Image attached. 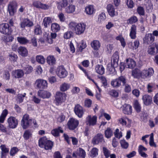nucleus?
<instances>
[{"mask_svg":"<svg viewBox=\"0 0 158 158\" xmlns=\"http://www.w3.org/2000/svg\"><path fill=\"white\" fill-rule=\"evenodd\" d=\"M69 29L72 30L76 34L80 35L83 34L86 29V25L84 23H77L74 22H70L68 25Z\"/></svg>","mask_w":158,"mask_h":158,"instance_id":"f257e3e1","label":"nucleus"},{"mask_svg":"<svg viewBox=\"0 0 158 158\" xmlns=\"http://www.w3.org/2000/svg\"><path fill=\"white\" fill-rule=\"evenodd\" d=\"M119 56L117 53L114 54L112 56L111 62L109 63L107 66V69L113 73L115 74L116 73L115 68L118 65Z\"/></svg>","mask_w":158,"mask_h":158,"instance_id":"f03ea898","label":"nucleus"},{"mask_svg":"<svg viewBox=\"0 0 158 158\" xmlns=\"http://www.w3.org/2000/svg\"><path fill=\"white\" fill-rule=\"evenodd\" d=\"M39 145L42 148H44L45 150L51 149L53 146V143L51 141L48 140L45 137H43L40 139Z\"/></svg>","mask_w":158,"mask_h":158,"instance_id":"7ed1b4c3","label":"nucleus"},{"mask_svg":"<svg viewBox=\"0 0 158 158\" xmlns=\"http://www.w3.org/2000/svg\"><path fill=\"white\" fill-rule=\"evenodd\" d=\"M126 83V80L123 76H121L113 80L111 82V85L114 88H118L121 85H124Z\"/></svg>","mask_w":158,"mask_h":158,"instance_id":"20e7f679","label":"nucleus"},{"mask_svg":"<svg viewBox=\"0 0 158 158\" xmlns=\"http://www.w3.org/2000/svg\"><path fill=\"white\" fill-rule=\"evenodd\" d=\"M154 73V70L152 68L145 69L141 71V78L146 81L148 80Z\"/></svg>","mask_w":158,"mask_h":158,"instance_id":"39448f33","label":"nucleus"},{"mask_svg":"<svg viewBox=\"0 0 158 158\" xmlns=\"http://www.w3.org/2000/svg\"><path fill=\"white\" fill-rule=\"evenodd\" d=\"M35 88L38 89H44L47 88L48 83L46 80L43 79H38L35 81Z\"/></svg>","mask_w":158,"mask_h":158,"instance_id":"423d86ee","label":"nucleus"},{"mask_svg":"<svg viewBox=\"0 0 158 158\" xmlns=\"http://www.w3.org/2000/svg\"><path fill=\"white\" fill-rule=\"evenodd\" d=\"M56 73L57 75L60 78L66 77L68 74L67 71L62 66H59L57 68Z\"/></svg>","mask_w":158,"mask_h":158,"instance_id":"0eeeda50","label":"nucleus"},{"mask_svg":"<svg viewBox=\"0 0 158 158\" xmlns=\"http://www.w3.org/2000/svg\"><path fill=\"white\" fill-rule=\"evenodd\" d=\"M97 117L95 115H88L86 118V124L89 126H93L96 125Z\"/></svg>","mask_w":158,"mask_h":158,"instance_id":"6e6552de","label":"nucleus"},{"mask_svg":"<svg viewBox=\"0 0 158 158\" xmlns=\"http://www.w3.org/2000/svg\"><path fill=\"white\" fill-rule=\"evenodd\" d=\"M12 30L7 23H2L0 24V32L3 34L9 35L12 32Z\"/></svg>","mask_w":158,"mask_h":158,"instance_id":"1a4fd4ad","label":"nucleus"},{"mask_svg":"<svg viewBox=\"0 0 158 158\" xmlns=\"http://www.w3.org/2000/svg\"><path fill=\"white\" fill-rule=\"evenodd\" d=\"M33 22L27 18L23 19L21 21L20 23V27L23 29H24L26 27H31L33 26Z\"/></svg>","mask_w":158,"mask_h":158,"instance_id":"9d476101","label":"nucleus"},{"mask_svg":"<svg viewBox=\"0 0 158 158\" xmlns=\"http://www.w3.org/2000/svg\"><path fill=\"white\" fill-rule=\"evenodd\" d=\"M79 124L78 120L73 118L70 119L67 123V125L69 129L73 130L76 128Z\"/></svg>","mask_w":158,"mask_h":158,"instance_id":"9b49d317","label":"nucleus"},{"mask_svg":"<svg viewBox=\"0 0 158 158\" xmlns=\"http://www.w3.org/2000/svg\"><path fill=\"white\" fill-rule=\"evenodd\" d=\"M85 153L84 150L79 148L76 151L73 152L72 156L75 158H85Z\"/></svg>","mask_w":158,"mask_h":158,"instance_id":"f8f14e48","label":"nucleus"},{"mask_svg":"<svg viewBox=\"0 0 158 158\" xmlns=\"http://www.w3.org/2000/svg\"><path fill=\"white\" fill-rule=\"evenodd\" d=\"M18 122L17 119L14 117H10L7 120L9 127L11 128H16L18 124Z\"/></svg>","mask_w":158,"mask_h":158,"instance_id":"ddd939ff","label":"nucleus"},{"mask_svg":"<svg viewBox=\"0 0 158 158\" xmlns=\"http://www.w3.org/2000/svg\"><path fill=\"white\" fill-rule=\"evenodd\" d=\"M74 111L76 114L79 118H81L84 113V111L82 107L79 104L75 106Z\"/></svg>","mask_w":158,"mask_h":158,"instance_id":"4468645a","label":"nucleus"},{"mask_svg":"<svg viewBox=\"0 0 158 158\" xmlns=\"http://www.w3.org/2000/svg\"><path fill=\"white\" fill-rule=\"evenodd\" d=\"M122 110L123 113L127 115H131L132 112V106L129 104H125L122 106Z\"/></svg>","mask_w":158,"mask_h":158,"instance_id":"2eb2a0df","label":"nucleus"},{"mask_svg":"<svg viewBox=\"0 0 158 158\" xmlns=\"http://www.w3.org/2000/svg\"><path fill=\"white\" fill-rule=\"evenodd\" d=\"M106 9L110 17H113L118 15V13L115 11L114 6L112 5H108L106 6Z\"/></svg>","mask_w":158,"mask_h":158,"instance_id":"dca6fc26","label":"nucleus"},{"mask_svg":"<svg viewBox=\"0 0 158 158\" xmlns=\"http://www.w3.org/2000/svg\"><path fill=\"white\" fill-rule=\"evenodd\" d=\"M17 4L15 2H12L10 3L8 6L9 13L11 16H13L16 11Z\"/></svg>","mask_w":158,"mask_h":158,"instance_id":"f3484780","label":"nucleus"},{"mask_svg":"<svg viewBox=\"0 0 158 158\" xmlns=\"http://www.w3.org/2000/svg\"><path fill=\"white\" fill-rule=\"evenodd\" d=\"M155 37L152 34L148 33L146 34L143 38V43L147 44L152 43L154 40Z\"/></svg>","mask_w":158,"mask_h":158,"instance_id":"a211bd4d","label":"nucleus"},{"mask_svg":"<svg viewBox=\"0 0 158 158\" xmlns=\"http://www.w3.org/2000/svg\"><path fill=\"white\" fill-rule=\"evenodd\" d=\"M148 52L149 54L151 55L158 52V44L154 43L150 45L148 47Z\"/></svg>","mask_w":158,"mask_h":158,"instance_id":"6ab92c4d","label":"nucleus"},{"mask_svg":"<svg viewBox=\"0 0 158 158\" xmlns=\"http://www.w3.org/2000/svg\"><path fill=\"white\" fill-rule=\"evenodd\" d=\"M104 141L103 135L102 134L99 133L97 134L93 138L92 141L94 144H98L100 142H102Z\"/></svg>","mask_w":158,"mask_h":158,"instance_id":"aec40b11","label":"nucleus"},{"mask_svg":"<svg viewBox=\"0 0 158 158\" xmlns=\"http://www.w3.org/2000/svg\"><path fill=\"white\" fill-rule=\"evenodd\" d=\"M33 5L34 6L39 9H41L44 10H46L49 8L48 6L43 4L39 1H35L33 3Z\"/></svg>","mask_w":158,"mask_h":158,"instance_id":"412c9836","label":"nucleus"},{"mask_svg":"<svg viewBox=\"0 0 158 158\" xmlns=\"http://www.w3.org/2000/svg\"><path fill=\"white\" fill-rule=\"evenodd\" d=\"M85 11L86 14L91 15L95 13L96 10L93 5H89L85 7Z\"/></svg>","mask_w":158,"mask_h":158,"instance_id":"4be33fe9","label":"nucleus"},{"mask_svg":"<svg viewBox=\"0 0 158 158\" xmlns=\"http://www.w3.org/2000/svg\"><path fill=\"white\" fill-rule=\"evenodd\" d=\"M12 74L15 78H20L23 76L24 73L22 70L18 69L13 71Z\"/></svg>","mask_w":158,"mask_h":158,"instance_id":"5701e85b","label":"nucleus"},{"mask_svg":"<svg viewBox=\"0 0 158 158\" xmlns=\"http://www.w3.org/2000/svg\"><path fill=\"white\" fill-rule=\"evenodd\" d=\"M76 9V7L75 5L70 4L65 8L64 11L67 14H73L75 12Z\"/></svg>","mask_w":158,"mask_h":158,"instance_id":"b1692460","label":"nucleus"},{"mask_svg":"<svg viewBox=\"0 0 158 158\" xmlns=\"http://www.w3.org/2000/svg\"><path fill=\"white\" fill-rule=\"evenodd\" d=\"M38 95L40 98H49L51 96V93L46 90H40L38 92Z\"/></svg>","mask_w":158,"mask_h":158,"instance_id":"393cba45","label":"nucleus"},{"mask_svg":"<svg viewBox=\"0 0 158 158\" xmlns=\"http://www.w3.org/2000/svg\"><path fill=\"white\" fill-rule=\"evenodd\" d=\"M129 36L131 38L134 39L136 38V26L135 25H133L130 30Z\"/></svg>","mask_w":158,"mask_h":158,"instance_id":"a878e982","label":"nucleus"},{"mask_svg":"<svg viewBox=\"0 0 158 158\" xmlns=\"http://www.w3.org/2000/svg\"><path fill=\"white\" fill-rule=\"evenodd\" d=\"M136 66L135 61L131 58L127 59L126 60V67L128 68L133 69Z\"/></svg>","mask_w":158,"mask_h":158,"instance_id":"bb28decb","label":"nucleus"},{"mask_svg":"<svg viewBox=\"0 0 158 158\" xmlns=\"http://www.w3.org/2000/svg\"><path fill=\"white\" fill-rule=\"evenodd\" d=\"M19 54L22 56H26L28 55V51L27 48L24 47L20 46L18 49Z\"/></svg>","mask_w":158,"mask_h":158,"instance_id":"cd10ccee","label":"nucleus"},{"mask_svg":"<svg viewBox=\"0 0 158 158\" xmlns=\"http://www.w3.org/2000/svg\"><path fill=\"white\" fill-rule=\"evenodd\" d=\"M70 88V84L64 82L60 85V91L62 92H65L69 90Z\"/></svg>","mask_w":158,"mask_h":158,"instance_id":"c85d7f7f","label":"nucleus"},{"mask_svg":"<svg viewBox=\"0 0 158 158\" xmlns=\"http://www.w3.org/2000/svg\"><path fill=\"white\" fill-rule=\"evenodd\" d=\"M78 68L82 71H83V72L84 73L85 75V76H86L87 77V78L89 80H91L96 85V87L97 88V89H98V90L99 91V92H100L101 89L97 85V84L96 83L94 80L92 79H91L90 77H89L88 75L87 72L86 71V70L84 69L80 65H78Z\"/></svg>","mask_w":158,"mask_h":158,"instance_id":"c756f323","label":"nucleus"},{"mask_svg":"<svg viewBox=\"0 0 158 158\" xmlns=\"http://www.w3.org/2000/svg\"><path fill=\"white\" fill-rule=\"evenodd\" d=\"M47 62L50 65H53L56 64V60L54 56L49 55L47 57Z\"/></svg>","mask_w":158,"mask_h":158,"instance_id":"7c9ffc66","label":"nucleus"},{"mask_svg":"<svg viewBox=\"0 0 158 158\" xmlns=\"http://www.w3.org/2000/svg\"><path fill=\"white\" fill-rule=\"evenodd\" d=\"M68 2L66 0H62L57 3V8L60 10H61L63 8L66 7L68 5Z\"/></svg>","mask_w":158,"mask_h":158,"instance_id":"2f4dec72","label":"nucleus"},{"mask_svg":"<svg viewBox=\"0 0 158 158\" xmlns=\"http://www.w3.org/2000/svg\"><path fill=\"white\" fill-rule=\"evenodd\" d=\"M100 43L98 40H94L91 43L92 47L95 50H98L100 47Z\"/></svg>","mask_w":158,"mask_h":158,"instance_id":"473e14b6","label":"nucleus"},{"mask_svg":"<svg viewBox=\"0 0 158 158\" xmlns=\"http://www.w3.org/2000/svg\"><path fill=\"white\" fill-rule=\"evenodd\" d=\"M96 72L100 75L103 74L105 72V69L102 65H98L95 67Z\"/></svg>","mask_w":158,"mask_h":158,"instance_id":"72a5a7b5","label":"nucleus"},{"mask_svg":"<svg viewBox=\"0 0 158 158\" xmlns=\"http://www.w3.org/2000/svg\"><path fill=\"white\" fill-rule=\"evenodd\" d=\"M106 19V16L104 13H102L98 16L97 22L99 23H102L104 22Z\"/></svg>","mask_w":158,"mask_h":158,"instance_id":"f704fd0d","label":"nucleus"},{"mask_svg":"<svg viewBox=\"0 0 158 158\" xmlns=\"http://www.w3.org/2000/svg\"><path fill=\"white\" fill-rule=\"evenodd\" d=\"M132 75L135 78H139L141 77V72L138 69H135L132 71Z\"/></svg>","mask_w":158,"mask_h":158,"instance_id":"c9c22d12","label":"nucleus"},{"mask_svg":"<svg viewBox=\"0 0 158 158\" xmlns=\"http://www.w3.org/2000/svg\"><path fill=\"white\" fill-rule=\"evenodd\" d=\"M32 121L21 120V124L22 127L24 129H26L28 127L31 125V123Z\"/></svg>","mask_w":158,"mask_h":158,"instance_id":"e433bc0d","label":"nucleus"},{"mask_svg":"<svg viewBox=\"0 0 158 158\" xmlns=\"http://www.w3.org/2000/svg\"><path fill=\"white\" fill-rule=\"evenodd\" d=\"M17 40L18 42L20 44H25L29 42V40L24 37H17Z\"/></svg>","mask_w":158,"mask_h":158,"instance_id":"4c0bfd02","label":"nucleus"},{"mask_svg":"<svg viewBox=\"0 0 158 158\" xmlns=\"http://www.w3.org/2000/svg\"><path fill=\"white\" fill-rule=\"evenodd\" d=\"M133 107L137 112L139 113L141 111V107L137 100H135L134 102Z\"/></svg>","mask_w":158,"mask_h":158,"instance_id":"58836bf2","label":"nucleus"},{"mask_svg":"<svg viewBox=\"0 0 158 158\" xmlns=\"http://www.w3.org/2000/svg\"><path fill=\"white\" fill-rule=\"evenodd\" d=\"M35 60L37 62L41 64H44L45 62V59L41 55H38L35 57Z\"/></svg>","mask_w":158,"mask_h":158,"instance_id":"ea45409f","label":"nucleus"},{"mask_svg":"<svg viewBox=\"0 0 158 158\" xmlns=\"http://www.w3.org/2000/svg\"><path fill=\"white\" fill-rule=\"evenodd\" d=\"M67 95L65 93H63L60 91L57 92L55 95L56 99H64L66 98Z\"/></svg>","mask_w":158,"mask_h":158,"instance_id":"a19ab883","label":"nucleus"},{"mask_svg":"<svg viewBox=\"0 0 158 158\" xmlns=\"http://www.w3.org/2000/svg\"><path fill=\"white\" fill-rule=\"evenodd\" d=\"M59 132L61 133L63 132V130L60 127H58L57 129H55L52 130L51 131V133L54 136H57L59 135Z\"/></svg>","mask_w":158,"mask_h":158,"instance_id":"79ce46f5","label":"nucleus"},{"mask_svg":"<svg viewBox=\"0 0 158 158\" xmlns=\"http://www.w3.org/2000/svg\"><path fill=\"white\" fill-rule=\"evenodd\" d=\"M52 30L55 32H57L60 29V27L59 25L56 23H52L51 26Z\"/></svg>","mask_w":158,"mask_h":158,"instance_id":"37998d69","label":"nucleus"},{"mask_svg":"<svg viewBox=\"0 0 158 158\" xmlns=\"http://www.w3.org/2000/svg\"><path fill=\"white\" fill-rule=\"evenodd\" d=\"M13 36L9 35L6 36H4L2 37L3 41L5 43L11 42L13 40Z\"/></svg>","mask_w":158,"mask_h":158,"instance_id":"c03bdc74","label":"nucleus"},{"mask_svg":"<svg viewBox=\"0 0 158 158\" xmlns=\"http://www.w3.org/2000/svg\"><path fill=\"white\" fill-rule=\"evenodd\" d=\"M51 22L52 20L49 17H45L43 20V24L45 27L47 28L48 25H49V24Z\"/></svg>","mask_w":158,"mask_h":158,"instance_id":"a18cd8bd","label":"nucleus"},{"mask_svg":"<svg viewBox=\"0 0 158 158\" xmlns=\"http://www.w3.org/2000/svg\"><path fill=\"white\" fill-rule=\"evenodd\" d=\"M9 57L10 61L13 63L16 62L18 58L17 55L13 53L10 54Z\"/></svg>","mask_w":158,"mask_h":158,"instance_id":"49530a36","label":"nucleus"},{"mask_svg":"<svg viewBox=\"0 0 158 158\" xmlns=\"http://www.w3.org/2000/svg\"><path fill=\"white\" fill-rule=\"evenodd\" d=\"M0 148L2 150L1 153V158H3V157L5 156V153H7L9 152V149L6 148L4 145H1Z\"/></svg>","mask_w":158,"mask_h":158,"instance_id":"de8ad7c7","label":"nucleus"},{"mask_svg":"<svg viewBox=\"0 0 158 158\" xmlns=\"http://www.w3.org/2000/svg\"><path fill=\"white\" fill-rule=\"evenodd\" d=\"M127 119V118L126 117H121L118 119L117 122L118 123L120 124L123 126H125L127 124L126 121Z\"/></svg>","mask_w":158,"mask_h":158,"instance_id":"09e8293b","label":"nucleus"},{"mask_svg":"<svg viewBox=\"0 0 158 158\" xmlns=\"http://www.w3.org/2000/svg\"><path fill=\"white\" fill-rule=\"evenodd\" d=\"M32 135V132L29 130L25 131L23 135V137L25 139L27 140L31 137Z\"/></svg>","mask_w":158,"mask_h":158,"instance_id":"8fccbe9b","label":"nucleus"},{"mask_svg":"<svg viewBox=\"0 0 158 158\" xmlns=\"http://www.w3.org/2000/svg\"><path fill=\"white\" fill-rule=\"evenodd\" d=\"M117 40H119L121 43V45L124 48L126 45V42L124 38L122 35H119L116 37Z\"/></svg>","mask_w":158,"mask_h":158,"instance_id":"3c124183","label":"nucleus"},{"mask_svg":"<svg viewBox=\"0 0 158 158\" xmlns=\"http://www.w3.org/2000/svg\"><path fill=\"white\" fill-rule=\"evenodd\" d=\"M105 137L107 138H110L113 135V132L112 130L109 128H108L105 131Z\"/></svg>","mask_w":158,"mask_h":158,"instance_id":"603ef678","label":"nucleus"},{"mask_svg":"<svg viewBox=\"0 0 158 158\" xmlns=\"http://www.w3.org/2000/svg\"><path fill=\"white\" fill-rule=\"evenodd\" d=\"M79 46V50L80 52H81L83 49L86 47V45L84 41L82 40L80 43Z\"/></svg>","mask_w":158,"mask_h":158,"instance_id":"864d4df0","label":"nucleus"},{"mask_svg":"<svg viewBox=\"0 0 158 158\" xmlns=\"http://www.w3.org/2000/svg\"><path fill=\"white\" fill-rule=\"evenodd\" d=\"M73 32L71 31H68L64 33L63 37L64 39H69L72 36Z\"/></svg>","mask_w":158,"mask_h":158,"instance_id":"5fc2aeb1","label":"nucleus"},{"mask_svg":"<svg viewBox=\"0 0 158 158\" xmlns=\"http://www.w3.org/2000/svg\"><path fill=\"white\" fill-rule=\"evenodd\" d=\"M34 33L36 35H39L42 33V31L40 25H37L35 27Z\"/></svg>","mask_w":158,"mask_h":158,"instance_id":"6e6d98bb","label":"nucleus"},{"mask_svg":"<svg viewBox=\"0 0 158 158\" xmlns=\"http://www.w3.org/2000/svg\"><path fill=\"white\" fill-rule=\"evenodd\" d=\"M138 21V19L135 16H133L131 17L127 21L128 24H132L135 23Z\"/></svg>","mask_w":158,"mask_h":158,"instance_id":"4d7b16f0","label":"nucleus"},{"mask_svg":"<svg viewBox=\"0 0 158 158\" xmlns=\"http://www.w3.org/2000/svg\"><path fill=\"white\" fill-rule=\"evenodd\" d=\"M149 143L150 146H153L155 147H156V144L154 141L153 134V133H152L150 134Z\"/></svg>","mask_w":158,"mask_h":158,"instance_id":"13d9d810","label":"nucleus"},{"mask_svg":"<svg viewBox=\"0 0 158 158\" xmlns=\"http://www.w3.org/2000/svg\"><path fill=\"white\" fill-rule=\"evenodd\" d=\"M121 146L123 148L127 149L128 148L129 144L124 139L120 141Z\"/></svg>","mask_w":158,"mask_h":158,"instance_id":"bf43d9fd","label":"nucleus"},{"mask_svg":"<svg viewBox=\"0 0 158 158\" xmlns=\"http://www.w3.org/2000/svg\"><path fill=\"white\" fill-rule=\"evenodd\" d=\"M114 135L116 137L119 139L123 136L122 133L121 131H119L118 129H116L114 133Z\"/></svg>","mask_w":158,"mask_h":158,"instance_id":"052dcab7","label":"nucleus"},{"mask_svg":"<svg viewBox=\"0 0 158 158\" xmlns=\"http://www.w3.org/2000/svg\"><path fill=\"white\" fill-rule=\"evenodd\" d=\"M43 69L39 65L36 67L35 69V73L38 75H40L43 72Z\"/></svg>","mask_w":158,"mask_h":158,"instance_id":"680f3d73","label":"nucleus"},{"mask_svg":"<svg viewBox=\"0 0 158 158\" xmlns=\"http://www.w3.org/2000/svg\"><path fill=\"white\" fill-rule=\"evenodd\" d=\"M137 11L140 15H144V10L142 6H139L137 8Z\"/></svg>","mask_w":158,"mask_h":158,"instance_id":"e2e57ef3","label":"nucleus"},{"mask_svg":"<svg viewBox=\"0 0 158 158\" xmlns=\"http://www.w3.org/2000/svg\"><path fill=\"white\" fill-rule=\"evenodd\" d=\"M33 69V68L31 66L27 65L26 67L24 68V70L26 71V73L28 74L31 73Z\"/></svg>","mask_w":158,"mask_h":158,"instance_id":"0e129e2a","label":"nucleus"},{"mask_svg":"<svg viewBox=\"0 0 158 158\" xmlns=\"http://www.w3.org/2000/svg\"><path fill=\"white\" fill-rule=\"evenodd\" d=\"M103 150L104 155L106 158H108L110 155V151L106 148H103Z\"/></svg>","mask_w":158,"mask_h":158,"instance_id":"69168bd1","label":"nucleus"},{"mask_svg":"<svg viewBox=\"0 0 158 158\" xmlns=\"http://www.w3.org/2000/svg\"><path fill=\"white\" fill-rule=\"evenodd\" d=\"M139 44V41L138 40H136L132 44V48L133 49H136L138 48Z\"/></svg>","mask_w":158,"mask_h":158,"instance_id":"338daca9","label":"nucleus"},{"mask_svg":"<svg viewBox=\"0 0 158 158\" xmlns=\"http://www.w3.org/2000/svg\"><path fill=\"white\" fill-rule=\"evenodd\" d=\"M98 149L96 148H93L91 151V156L93 157L95 156L98 154Z\"/></svg>","mask_w":158,"mask_h":158,"instance_id":"774afa93","label":"nucleus"}]
</instances>
